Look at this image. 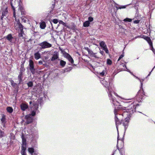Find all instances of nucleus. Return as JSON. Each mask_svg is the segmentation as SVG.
<instances>
[{"mask_svg":"<svg viewBox=\"0 0 155 155\" xmlns=\"http://www.w3.org/2000/svg\"><path fill=\"white\" fill-rule=\"evenodd\" d=\"M39 45L41 46L40 48L45 49L49 48L51 47L52 45L46 41H43L39 44Z\"/></svg>","mask_w":155,"mask_h":155,"instance_id":"1","label":"nucleus"},{"mask_svg":"<svg viewBox=\"0 0 155 155\" xmlns=\"http://www.w3.org/2000/svg\"><path fill=\"white\" fill-rule=\"evenodd\" d=\"M15 3H17L18 4L19 7L18 8V12L17 13L18 16H21V15L24 14V9L22 6L21 5H20L19 2L18 1H15Z\"/></svg>","mask_w":155,"mask_h":155,"instance_id":"2","label":"nucleus"},{"mask_svg":"<svg viewBox=\"0 0 155 155\" xmlns=\"http://www.w3.org/2000/svg\"><path fill=\"white\" fill-rule=\"evenodd\" d=\"M132 106H130L128 107V108H126V107L124 108L123 110H125L124 111V112L123 114V115H125L126 114V113H129V114H131L132 113H133L134 112V110L131 109Z\"/></svg>","mask_w":155,"mask_h":155,"instance_id":"3","label":"nucleus"},{"mask_svg":"<svg viewBox=\"0 0 155 155\" xmlns=\"http://www.w3.org/2000/svg\"><path fill=\"white\" fill-rule=\"evenodd\" d=\"M23 26L20 22L18 21L17 23L15 24V28L16 30L19 29L20 31L23 30Z\"/></svg>","mask_w":155,"mask_h":155,"instance_id":"4","label":"nucleus"},{"mask_svg":"<svg viewBox=\"0 0 155 155\" xmlns=\"http://www.w3.org/2000/svg\"><path fill=\"white\" fill-rule=\"evenodd\" d=\"M118 112V110L115 109H114V114L115 115V120L116 122V124L117 129L118 126L120 124V122L118 118L117 117L116 115L117 114V113Z\"/></svg>","mask_w":155,"mask_h":155,"instance_id":"5","label":"nucleus"},{"mask_svg":"<svg viewBox=\"0 0 155 155\" xmlns=\"http://www.w3.org/2000/svg\"><path fill=\"white\" fill-rule=\"evenodd\" d=\"M107 84H104V86L108 88V92L109 93V97H110L111 99L112 100V101L113 102V103L115 105V104L114 103V99L113 97H112V94H111V91L109 87H108V82H107Z\"/></svg>","mask_w":155,"mask_h":155,"instance_id":"6","label":"nucleus"},{"mask_svg":"<svg viewBox=\"0 0 155 155\" xmlns=\"http://www.w3.org/2000/svg\"><path fill=\"white\" fill-rule=\"evenodd\" d=\"M87 50L89 54L92 57H94L96 58H99V57L98 55H97V53H94L91 50L88 48H87Z\"/></svg>","mask_w":155,"mask_h":155,"instance_id":"7","label":"nucleus"},{"mask_svg":"<svg viewBox=\"0 0 155 155\" xmlns=\"http://www.w3.org/2000/svg\"><path fill=\"white\" fill-rule=\"evenodd\" d=\"M29 65L30 66V69L31 72L33 73L35 71V69L34 68V62L31 60H29Z\"/></svg>","mask_w":155,"mask_h":155,"instance_id":"8","label":"nucleus"},{"mask_svg":"<svg viewBox=\"0 0 155 155\" xmlns=\"http://www.w3.org/2000/svg\"><path fill=\"white\" fill-rule=\"evenodd\" d=\"M26 123L27 124L31 123L33 120V118L30 117V115H27L25 116Z\"/></svg>","mask_w":155,"mask_h":155,"instance_id":"9","label":"nucleus"},{"mask_svg":"<svg viewBox=\"0 0 155 155\" xmlns=\"http://www.w3.org/2000/svg\"><path fill=\"white\" fill-rule=\"evenodd\" d=\"M129 119H130L129 117H127L126 118L125 120L123 121V124L125 128L127 127Z\"/></svg>","mask_w":155,"mask_h":155,"instance_id":"10","label":"nucleus"},{"mask_svg":"<svg viewBox=\"0 0 155 155\" xmlns=\"http://www.w3.org/2000/svg\"><path fill=\"white\" fill-rule=\"evenodd\" d=\"M58 57V54L57 52H54V54L51 58V61H54L55 60L57 59Z\"/></svg>","mask_w":155,"mask_h":155,"instance_id":"11","label":"nucleus"},{"mask_svg":"<svg viewBox=\"0 0 155 155\" xmlns=\"http://www.w3.org/2000/svg\"><path fill=\"white\" fill-rule=\"evenodd\" d=\"M66 58L68 59V60L72 64L74 63V60L73 58H71V57L70 56V55L67 53L66 54Z\"/></svg>","mask_w":155,"mask_h":155,"instance_id":"12","label":"nucleus"},{"mask_svg":"<svg viewBox=\"0 0 155 155\" xmlns=\"http://www.w3.org/2000/svg\"><path fill=\"white\" fill-rule=\"evenodd\" d=\"M21 109L22 110H25L28 107L27 105L25 104H22L21 105Z\"/></svg>","mask_w":155,"mask_h":155,"instance_id":"13","label":"nucleus"},{"mask_svg":"<svg viewBox=\"0 0 155 155\" xmlns=\"http://www.w3.org/2000/svg\"><path fill=\"white\" fill-rule=\"evenodd\" d=\"M34 56L36 60H38L41 57L40 53L38 52L35 53L34 54Z\"/></svg>","mask_w":155,"mask_h":155,"instance_id":"14","label":"nucleus"},{"mask_svg":"<svg viewBox=\"0 0 155 155\" xmlns=\"http://www.w3.org/2000/svg\"><path fill=\"white\" fill-rule=\"evenodd\" d=\"M38 106L37 105L35 106V109L34 110H33L31 113L30 115H31L32 116H34L36 114V111L37 110V109L38 108Z\"/></svg>","mask_w":155,"mask_h":155,"instance_id":"15","label":"nucleus"},{"mask_svg":"<svg viewBox=\"0 0 155 155\" xmlns=\"http://www.w3.org/2000/svg\"><path fill=\"white\" fill-rule=\"evenodd\" d=\"M8 12V10L7 8H5L4 11H3L2 14V18H3L4 16H5L7 14Z\"/></svg>","mask_w":155,"mask_h":155,"instance_id":"16","label":"nucleus"},{"mask_svg":"<svg viewBox=\"0 0 155 155\" xmlns=\"http://www.w3.org/2000/svg\"><path fill=\"white\" fill-rule=\"evenodd\" d=\"M40 27L41 29H44L46 27V24L45 22L43 21L40 24Z\"/></svg>","mask_w":155,"mask_h":155,"instance_id":"17","label":"nucleus"},{"mask_svg":"<svg viewBox=\"0 0 155 155\" xmlns=\"http://www.w3.org/2000/svg\"><path fill=\"white\" fill-rule=\"evenodd\" d=\"M100 46L103 48V49L104 48H105L107 47V46L106 45L105 43L103 41H101L100 43Z\"/></svg>","mask_w":155,"mask_h":155,"instance_id":"18","label":"nucleus"},{"mask_svg":"<svg viewBox=\"0 0 155 155\" xmlns=\"http://www.w3.org/2000/svg\"><path fill=\"white\" fill-rule=\"evenodd\" d=\"M145 39H146L148 43L150 44V45H152V43L150 38L148 37H146L145 38Z\"/></svg>","mask_w":155,"mask_h":155,"instance_id":"19","label":"nucleus"},{"mask_svg":"<svg viewBox=\"0 0 155 155\" xmlns=\"http://www.w3.org/2000/svg\"><path fill=\"white\" fill-rule=\"evenodd\" d=\"M28 152L31 154V155H35V153H33L34 152V149L32 148H30L28 149Z\"/></svg>","mask_w":155,"mask_h":155,"instance_id":"20","label":"nucleus"},{"mask_svg":"<svg viewBox=\"0 0 155 155\" xmlns=\"http://www.w3.org/2000/svg\"><path fill=\"white\" fill-rule=\"evenodd\" d=\"M11 5L12 8L13 9V16H14V17L15 18V17H16V16H15L16 12H15V7L12 4V3H11Z\"/></svg>","mask_w":155,"mask_h":155,"instance_id":"21","label":"nucleus"},{"mask_svg":"<svg viewBox=\"0 0 155 155\" xmlns=\"http://www.w3.org/2000/svg\"><path fill=\"white\" fill-rule=\"evenodd\" d=\"M66 63V62L65 61H64L62 60H61L60 61V64L63 67H64L65 66Z\"/></svg>","mask_w":155,"mask_h":155,"instance_id":"22","label":"nucleus"},{"mask_svg":"<svg viewBox=\"0 0 155 155\" xmlns=\"http://www.w3.org/2000/svg\"><path fill=\"white\" fill-rule=\"evenodd\" d=\"M1 120L2 123L6 122V121L5 116L4 115H2Z\"/></svg>","mask_w":155,"mask_h":155,"instance_id":"23","label":"nucleus"},{"mask_svg":"<svg viewBox=\"0 0 155 155\" xmlns=\"http://www.w3.org/2000/svg\"><path fill=\"white\" fill-rule=\"evenodd\" d=\"M90 24V22L89 21H86L84 23L83 26L85 27H88L89 26Z\"/></svg>","mask_w":155,"mask_h":155,"instance_id":"24","label":"nucleus"},{"mask_svg":"<svg viewBox=\"0 0 155 155\" xmlns=\"http://www.w3.org/2000/svg\"><path fill=\"white\" fill-rule=\"evenodd\" d=\"M7 111L10 113H12L13 111V109L12 107H9L7 108Z\"/></svg>","mask_w":155,"mask_h":155,"instance_id":"25","label":"nucleus"},{"mask_svg":"<svg viewBox=\"0 0 155 155\" xmlns=\"http://www.w3.org/2000/svg\"><path fill=\"white\" fill-rule=\"evenodd\" d=\"M6 38L7 39L10 41V42L11 41L12 38V37L11 34H9L7 37Z\"/></svg>","mask_w":155,"mask_h":155,"instance_id":"26","label":"nucleus"},{"mask_svg":"<svg viewBox=\"0 0 155 155\" xmlns=\"http://www.w3.org/2000/svg\"><path fill=\"white\" fill-rule=\"evenodd\" d=\"M127 6V5L120 6L119 7L116 6V8H117V9H121L125 8H126Z\"/></svg>","mask_w":155,"mask_h":155,"instance_id":"27","label":"nucleus"},{"mask_svg":"<svg viewBox=\"0 0 155 155\" xmlns=\"http://www.w3.org/2000/svg\"><path fill=\"white\" fill-rule=\"evenodd\" d=\"M121 142H122V145L120 147H119V144H118V142H117V147L118 149V150L119 151L120 150V149H121V148H122L123 147V142L122 141H121Z\"/></svg>","mask_w":155,"mask_h":155,"instance_id":"28","label":"nucleus"},{"mask_svg":"<svg viewBox=\"0 0 155 155\" xmlns=\"http://www.w3.org/2000/svg\"><path fill=\"white\" fill-rule=\"evenodd\" d=\"M26 148V144H22V150H25Z\"/></svg>","mask_w":155,"mask_h":155,"instance_id":"29","label":"nucleus"},{"mask_svg":"<svg viewBox=\"0 0 155 155\" xmlns=\"http://www.w3.org/2000/svg\"><path fill=\"white\" fill-rule=\"evenodd\" d=\"M20 32L18 36L19 37H23V30L20 31Z\"/></svg>","mask_w":155,"mask_h":155,"instance_id":"30","label":"nucleus"},{"mask_svg":"<svg viewBox=\"0 0 155 155\" xmlns=\"http://www.w3.org/2000/svg\"><path fill=\"white\" fill-rule=\"evenodd\" d=\"M132 20L131 19L127 18L124 19V21L130 22L132 21Z\"/></svg>","mask_w":155,"mask_h":155,"instance_id":"31","label":"nucleus"},{"mask_svg":"<svg viewBox=\"0 0 155 155\" xmlns=\"http://www.w3.org/2000/svg\"><path fill=\"white\" fill-rule=\"evenodd\" d=\"M107 64L109 65H111L112 64V61L109 59H108L107 61Z\"/></svg>","mask_w":155,"mask_h":155,"instance_id":"32","label":"nucleus"},{"mask_svg":"<svg viewBox=\"0 0 155 155\" xmlns=\"http://www.w3.org/2000/svg\"><path fill=\"white\" fill-rule=\"evenodd\" d=\"M6 122L2 123V124L3 126V127H1V128L4 129L5 127V124Z\"/></svg>","mask_w":155,"mask_h":155,"instance_id":"33","label":"nucleus"},{"mask_svg":"<svg viewBox=\"0 0 155 155\" xmlns=\"http://www.w3.org/2000/svg\"><path fill=\"white\" fill-rule=\"evenodd\" d=\"M28 85L29 87H31L33 86V83L31 82H29L28 83Z\"/></svg>","mask_w":155,"mask_h":155,"instance_id":"34","label":"nucleus"},{"mask_svg":"<svg viewBox=\"0 0 155 155\" xmlns=\"http://www.w3.org/2000/svg\"><path fill=\"white\" fill-rule=\"evenodd\" d=\"M11 84L14 87H15L17 85L15 83L14 81H11Z\"/></svg>","mask_w":155,"mask_h":155,"instance_id":"35","label":"nucleus"},{"mask_svg":"<svg viewBox=\"0 0 155 155\" xmlns=\"http://www.w3.org/2000/svg\"><path fill=\"white\" fill-rule=\"evenodd\" d=\"M59 24H61L64 26H65L66 25L65 23L63 22L62 21L59 20Z\"/></svg>","mask_w":155,"mask_h":155,"instance_id":"36","label":"nucleus"},{"mask_svg":"<svg viewBox=\"0 0 155 155\" xmlns=\"http://www.w3.org/2000/svg\"><path fill=\"white\" fill-rule=\"evenodd\" d=\"M103 49L106 52V53H107V54L108 53L109 51L107 48V47H106V48H104V49Z\"/></svg>","mask_w":155,"mask_h":155,"instance_id":"37","label":"nucleus"},{"mask_svg":"<svg viewBox=\"0 0 155 155\" xmlns=\"http://www.w3.org/2000/svg\"><path fill=\"white\" fill-rule=\"evenodd\" d=\"M93 18H92L91 17H89L88 21H89V22L92 21H93Z\"/></svg>","mask_w":155,"mask_h":155,"instance_id":"38","label":"nucleus"},{"mask_svg":"<svg viewBox=\"0 0 155 155\" xmlns=\"http://www.w3.org/2000/svg\"><path fill=\"white\" fill-rule=\"evenodd\" d=\"M52 21L54 24H57L58 22V21L57 19H54L52 20Z\"/></svg>","mask_w":155,"mask_h":155,"instance_id":"39","label":"nucleus"},{"mask_svg":"<svg viewBox=\"0 0 155 155\" xmlns=\"http://www.w3.org/2000/svg\"><path fill=\"white\" fill-rule=\"evenodd\" d=\"M22 144H26V140L24 138H22Z\"/></svg>","mask_w":155,"mask_h":155,"instance_id":"40","label":"nucleus"},{"mask_svg":"<svg viewBox=\"0 0 155 155\" xmlns=\"http://www.w3.org/2000/svg\"><path fill=\"white\" fill-rule=\"evenodd\" d=\"M21 153L22 155H26V153L25 152V150H21Z\"/></svg>","mask_w":155,"mask_h":155,"instance_id":"41","label":"nucleus"},{"mask_svg":"<svg viewBox=\"0 0 155 155\" xmlns=\"http://www.w3.org/2000/svg\"><path fill=\"white\" fill-rule=\"evenodd\" d=\"M124 56V55L123 54H122L119 57L118 61H119Z\"/></svg>","mask_w":155,"mask_h":155,"instance_id":"42","label":"nucleus"},{"mask_svg":"<svg viewBox=\"0 0 155 155\" xmlns=\"http://www.w3.org/2000/svg\"><path fill=\"white\" fill-rule=\"evenodd\" d=\"M4 135V133L3 132L1 131L0 132V136L1 137H3Z\"/></svg>","mask_w":155,"mask_h":155,"instance_id":"43","label":"nucleus"},{"mask_svg":"<svg viewBox=\"0 0 155 155\" xmlns=\"http://www.w3.org/2000/svg\"><path fill=\"white\" fill-rule=\"evenodd\" d=\"M104 74L105 72L104 71H102V72L100 73V74L101 76H103L104 75Z\"/></svg>","mask_w":155,"mask_h":155,"instance_id":"44","label":"nucleus"},{"mask_svg":"<svg viewBox=\"0 0 155 155\" xmlns=\"http://www.w3.org/2000/svg\"><path fill=\"white\" fill-rule=\"evenodd\" d=\"M140 91H139L138 92V93H137V97H140Z\"/></svg>","mask_w":155,"mask_h":155,"instance_id":"45","label":"nucleus"},{"mask_svg":"<svg viewBox=\"0 0 155 155\" xmlns=\"http://www.w3.org/2000/svg\"><path fill=\"white\" fill-rule=\"evenodd\" d=\"M139 21L138 20H135L134 21V23L135 24H138L139 23Z\"/></svg>","mask_w":155,"mask_h":155,"instance_id":"46","label":"nucleus"},{"mask_svg":"<svg viewBox=\"0 0 155 155\" xmlns=\"http://www.w3.org/2000/svg\"><path fill=\"white\" fill-rule=\"evenodd\" d=\"M136 78H137L138 79V80H139L141 83V85L142 86L143 85V83L141 81V80H140L139 78H138V77H136Z\"/></svg>","mask_w":155,"mask_h":155,"instance_id":"47","label":"nucleus"},{"mask_svg":"<svg viewBox=\"0 0 155 155\" xmlns=\"http://www.w3.org/2000/svg\"><path fill=\"white\" fill-rule=\"evenodd\" d=\"M38 64H43V62L42 61H40L38 62Z\"/></svg>","mask_w":155,"mask_h":155,"instance_id":"48","label":"nucleus"},{"mask_svg":"<svg viewBox=\"0 0 155 155\" xmlns=\"http://www.w3.org/2000/svg\"><path fill=\"white\" fill-rule=\"evenodd\" d=\"M100 53H101L102 55H103V54H104V52L103 51H100Z\"/></svg>","mask_w":155,"mask_h":155,"instance_id":"49","label":"nucleus"},{"mask_svg":"<svg viewBox=\"0 0 155 155\" xmlns=\"http://www.w3.org/2000/svg\"><path fill=\"white\" fill-rule=\"evenodd\" d=\"M60 50L62 52H63V50H62L61 49H60Z\"/></svg>","mask_w":155,"mask_h":155,"instance_id":"50","label":"nucleus"},{"mask_svg":"<svg viewBox=\"0 0 155 155\" xmlns=\"http://www.w3.org/2000/svg\"><path fill=\"white\" fill-rule=\"evenodd\" d=\"M150 74H148V76H149L150 75Z\"/></svg>","mask_w":155,"mask_h":155,"instance_id":"51","label":"nucleus"},{"mask_svg":"<svg viewBox=\"0 0 155 155\" xmlns=\"http://www.w3.org/2000/svg\"><path fill=\"white\" fill-rule=\"evenodd\" d=\"M114 153H113L112 154V155H114Z\"/></svg>","mask_w":155,"mask_h":155,"instance_id":"52","label":"nucleus"},{"mask_svg":"<svg viewBox=\"0 0 155 155\" xmlns=\"http://www.w3.org/2000/svg\"><path fill=\"white\" fill-rule=\"evenodd\" d=\"M153 70V69H152V70L151 71H152Z\"/></svg>","mask_w":155,"mask_h":155,"instance_id":"53","label":"nucleus"},{"mask_svg":"<svg viewBox=\"0 0 155 155\" xmlns=\"http://www.w3.org/2000/svg\"><path fill=\"white\" fill-rule=\"evenodd\" d=\"M153 70V69H152V70L151 71H152Z\"/></svg>","mask_w":155,"mask_h":155,"instance_id":"54","label":"nucleus"},{"mask_svg":"<svg viewBox=\"0 0 155 155\" xmlns=\"http://www.w3.org/2000/svg\"><path fill=\"white\" fill-rule=\"evenodd\" d=\"M153 70V69H152V70L151 71H152Z\"/></svg>","mask_w":155,"mask_h":155,"instance_id":"55","label":"nucleus"},{"mask_svg":"<svg viewBox=\"0 0 155 155\" xmlns=\"http://www.w3.org/2000/svg\"><path fill=\"white\" fill-rule=\"evenodd\" d=\"M153 70V69H152V70L151 71H152Z\"/></svg>","mask_w":155,"mask_h":155,"instance_id":"56","label":"nucleus"},{"mask_svg":"<svg viewBox=\"0 0 155 155\" xmlns=\"http://www.w3.org/2000/svg\"><path fill=\"white\" fill-rule=\"evenodd\" d=\"M153 70V69H152V70L151 71H152Z\"/></svg>","mask_w":155,"mask_h":155,"instance_id":"57","label":"nucleus"},{"mask_svg":"<svg viewBox=\"0 0 155 155\" xmlns=\"http://www.w3.org/2000/svg\"><path fill=\"white\" fill-rule=\"evenodd\" d=\"M116 102H117V103H118V102H117V101H116Z\"/></svg>","mask_w":155,"mask_h":155,"instance_id":"58","label":"nucleus"},{"mask_svg":"<svg viewBox=\"0 0 155 155\" xmlns=\"http://www.w3.org/2000/svg\"><path fill=\"white\" fill-rule=\"evenodd\" d=\"M30 103H31V101Z\"/></svg>","mask_w":155,"mask_h":155,"instance_id":"59","label":"nucleus"}]
</instances>
